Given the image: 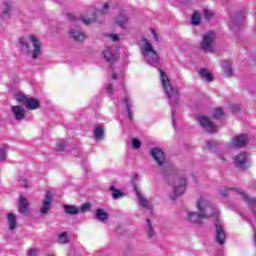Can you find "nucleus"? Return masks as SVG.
<instances>
[{"label":"nucleus","instance_id":"f257e3e1","mask_svg":"<svg viewBox=\"0 0 256 256\" xmlns=\"http://www.w3.org/2000/svg\"><path fill=\"white\" fill-rule=\"evenodd\" d=\"M198 212H189L187 220L189 223L196 225H201L204 219H209V217H217L219 215V210L207 200L205 197L201 196L197 202Z\"/></svg>","mask_w":256,"mask_h":256},{"label":"nucleus","instance_id":"f03ea898","mask_svg":"<svg viewBox=\"0 0 256 256\" xmlns=\"http://www.w3.org/2000/svg\"><path fill=\"white\" fill-rule=\"evenodd\" d=\"M150 155L154 159L155 163H157L161 175L165 179H167L168 175H171L172 170H171V165L167 163V157L165 156V152L161 150L160 148L154 147L150 150Z\"/></svg>","mask_w":256,"mask_h":256},{"label":"nucleus","instance_id":"7ed1b4c3","mask_svg":"<svg viewBox=\"0 0 256 256\" xmlns=\"http://www.w3.org/2000/svg\"><path fill=\"white\" fill-rule=\"evenodd\" d=\"M143 46L140 47V51L142 53V57H144V61L148 63V65H152V67H159V55L157 51L153 49V45L150 44L147 38H142Z\"/></svg>","mask_w":256,"mask_h":256},{"label":"nucleus","instance_id":"20e7f679","mask_svg":"<svg viewBox=\"0 0 256 256\" xmlns=\"http://www.w3.org/2000/svg\"><path fill=\"white\" fill-rule=\"evenodd\" d=\"M160 79L166 96L169 99L170 106L173 107L179 101V90L173 87L169 77H167V73L163 72V70H160Z\"/></svg>","mask_w":256,"mask_h":256},{"label":"nucleus","instance_id":"39448f33","mask_svg":"<svg viewBox=\"0 0 256 256\" xmlns=\"http://www.w3.org/2000/svg\"><path fill=\"white\" fill-rule=\"evenodd\" d=\"M16 101L18 103H22V105H25L26 109L28 111H35V109H39L41 102L37 100V98H33L31 96H27L25 94H20L16 97Z\"/></svg>","mask_w":256,"mask_h":256},{"label":"nucleus","instance_id":"423d86ee","mask_svg":"<svg viewBox=\"0 0 256 256\" xmlns=\"http://www.w3.org/2000/svg\"><path fill=\"white\" fill-rule=\"evenodd\" d=\"M213 43H215V32L210 31L204 34L201 43L202 51H205L206 53H213Z\"/></svg>","mask_w":256,"mask_h":256},{"label":"nucleus","instance_id":"0eeeda50","mask_svg":"<svg viewBox=\"0 0 256 256\" xmlns=\"http://www.w3.org/2000/svg\"><path fill=\"white\" fill-rule=\"evenodd\" d=\"M215 225V241L218 245H225V239H227V233L223 224L220 223L219 219L214 222Z\"/></svg>","mask_w":256,"mask_h":256},{"label":"nucleus","instance_id":"6e6552de","mask_svg":"<svg viewBox=\"0 0 256 256\" xmlns=\"http://www.w3.org/2000/svg\"><path fill=\"white\" fill-rule=\"evenodd\" d=\"M185 187H187V179L180 178L178 183L174 185L173 193L170 195V199L175 201L180 195L185 193Z\"/></svg>","mask_w":256,"mask_h":256},{"label":"nucleus","instance_id":"1a4fd4ad","mask_svg":"<svg viewBox=\"0 0 256 256\" xmlns=\"http://www.w3.org/2000/svg\"><path fill=\"white\" fill-rule=\"evenodd\" d=\"M243 23H245V14L238 13L231 17L230 29L231 31H239L243 29Z\"/></svg>","mask_w":256,"mask_h":256},{"label":"nucleus","instance_id":"9d476101","mask_svg":"<svg viewBox=\"0 0 256 256\" xmlns=\"http://www.w3.org/2000/svg\"><path fill=\"white\" fill-rule=\"evenodd\" d=\"M198 121L207 133H217V126L207 116H198Z\"/></svg>","mask_w":256,"mask_h":256},{"label":"nucleus","instance_id":"9b49d317","mask_svg":"<svg viewBox=\"0 0 256 256\" xmlns=\"http://www.w3.org/2000/svg\"><path fill=\"white\" fill-rule=\"evenodd\" d=\"M51 203H53V194L47 191L42 203V208L40 209V213L42 215H47L49 213V211L51 210Z\"/></svg>","mask_w":256,"mask_h":256},{"label":"nucleus","instance_id":"f8f14e48","mask_svg":"<svg viewBox=\"0 0 256 256\" xmlns=\"http://www.w3.org/2000/svg\"><path fill=\"white\" fill-rule=\"evenodd\" d=\"M249 143V136L246 134H239L232 138V147H245Z\"/></svg>","mask_w":256,"mask_h":256},{"label":"nucleus","instance_id":"ddd939ff","mask_svg":"<svg viewBox=\"0 0 256 256\" xmlns=\"http://www.w3.org/2000/svg\"><path fill=\"white\" fill-rule=\"evenodd\" d=\"M29 39L33 45L34 50L32 51V59H37L39 55H41V43L39 42V39L35 35H30Z\"/></svg>","mask_w":256,"mask_h":256},{"label":"nucleus","instance_id":"4468645a","mask_svg":"<svg viewBox=\"0 0 256 256\" xmlns=\"http://www.w3.org/2000/svg\"><path fill=\"white\" fill-rule=\"evenodd\" d=\"M11 112L16 121H23V119H25V116L27 115L25 108L19 105L12 106Z\"/></svg>","mask_w":256,"mask_h":256},{"label":"nucleus","instance_id":"2eb2a0df","mask_svg":"<svg viewBox=\"0 0 256 256\" xmlns=\"http://www.w3.org/2000/svg\"><path fill=\"white\" fill-rule=\"evenodd\" d=\"M103 56H104V59H105L108 63H113L116 59H118V56H117V48H115V47H107V48L103 51Z\"/></svg>","mask_w":256,"mask_h":256},{"label":"nucleus","instance_id":"dca6fc26","mask_svg":"<svg viewBox=\"0 0 256 256\" xmlns=\"http://www.w3.org/2000/svg\"><path fill=\"white\" fill-rule=\"evenodd\" d=\"M68 35L71 39H73L74 41H85V33H83V31H81L80 29H70L68 31Z\"/></svg>","mask_w":256,"mask_h":256},{"label":"nucleus","instance_id":"f3484780","mask_svg":"<svg viewBox=\"0 0 256 256\" xmlns=\"http://www.w3.org/2000/svg\"><path fill=\"white\" fill-rule=\"evenodd\" d=\"M134 192L136 193V196L138 198V203L141 205V207H144L145 209H151V205L149 204V201L145 199V196L141 194L139 191V187L134 185Z\"/></svg>","mask_w":256,"mask_h":256},{"label":"nucleus","instance_id":"a211bd4d","mask_svg":"<svg viewBox=\"0 0 256 256\" xmlns=\"http://www.w3.org/2000/svg\"><path fill=\"white\" fill-rule=\"evenodd\" d=\"M18 211L21 213V215L29 214V202H27V198L24 196H20Z\"/></svg>","mask_w":256,"mask_h":256},{"label":"nucleus","instance_id":"6ab92c4d","mask_svg":"<svg viewBox=\"0 0 256 256\" xmlns=\"http://www.w3.org/2000/svg\"><path fill=\"white\" fill-rule=\"evenodd\" d=\"M234 163L236 167H239L240 169H245V165H247V154L245 152L238 154L234 158Z\"/></svg>","mask_w":256,"mask_h":256},{"label":"nucleus","instance_id":"aec40b11","mask_svg":"<svg viewBox=\"0 0 256 256\" xmlns=\"http://www.w3.org/2000/svg\"><path fill=\"white\" fill-rule=\"evenodd\" d=\"M97 13H99L97 10H89L88 15L91 16H82L81 21L84 23V25H91V23H95V21H97Z\"/></svg>","mask_w":256,"mask_h":256},{"label":"nucleus","instance_id":"412c9836","mask_svg":"<svg viewBox=\"0 0 256 256\" xmlns=\"http://www.w3.org/2000/svg\"><path fill=\"white\" fill-rule=\"evenodd\" d=\"M19 44H20L22 53H24L25 55L31 54V50L29 49V42H27V39L23 37L19 38Z\"/></svg>","mask_w":256,"mask_h":256},{"label":"nucleus","instance_id":"4be33fe9","mask_svg":"<svg viewBox=\"0 0 256 256\" xmlns=\"http://www.w3.org/2000/svg\"><path fill=\"white\" fill-rule=\"evenodd\" d=\"M7 219L10 231H14L17 228V217L13 213H8Z\"/></svg>","mask_w":256,"mask_h":256},{"label":"nucleus","instance_id":"5701e85b","mask_svg":"<svg viewBox=\"0 0 256 256\" xmlns=\"http://www.w3.org/2000/svg\"><path fill=\"white\" fill-rule=\"evenodd\" d=\"M222 69L225 77H231V75H233V68H231V62L225 60L222 63Z\"/></svg>","mask_w":256,"mask_h":256},{"label":"nucleus","instance_id":"b1692460","mask_svg":"<svg viewBox=\"0 0 256 256\" xmlns=\"http://www.w3.org/2000/svg\"><path fill=\"white\" fill-rule=\"evenodd\" d=\"M95 217L98 221H107L109 219V214L105 210L98 208L95 213Z\"/></svg>","mask_w":256,"mask_h":256},{"label":"nucleus","instance_id":"393cba45","mask_svg":"<svg viewBox=\"0 0 256 256\" xmlns=\"http://www.w3.org/2000/svg\"><path fill=\"white\" fill-rule=\"evenodd\" d=\"M63 209L67 215H78L79 214V209L75 205H64Z\"/></svg>","mask_w":256,"mask_h":256},{"label":"nucleus","instance_id":"a878e982","mask_svg":"<svg viewBox=\"0 0 256 256\" xmlns=\"http://www.w3.org/2000/svg\"><path fill=\"white\" fill-rule=\"evenodd\" d=\"M94 137H95L96 141H103V139L105 137V131L103 130V127L97 126L94 129Z\"/></svg>","mask_w":256,"mask_h":256},{"label":"nucleus","instance_id":"bb28decb","mask_svg":"<svg viewBox=\"0 0 256 256\" xmlns=\"http://www.w3.org/2000/svg\"><path fill=\"white\" fill-rule=\"evenodd\" d=\"M123 101L126 105V111H127L128 119L130 121H133V110H131V108L133 107V104L131 103V100H129L127 97Z\"/></svg>","mask_w":256,"mask_h":256},{"label":"nucleus","instance_id":"cd10ccee","mask_svg":"<svg viewBox=\"0 0 256 256\" xmlns=\"http://www.w3.org/2000/svg\"><path fill=\"white\" fill-rule=\"evenodd\" d=\"M146 233L148 239H153L155 237V230L153 229V225H151V220H146Z\"/></svg>","mask_w":256,"mask_h":256},{"label":"nucleus","instance_id":"c85d7f7f","mask_svg":"<svg viewBox=\"0 0 256 256\" xmlns=\"http://www.w3.org/2000/svg\"><path fill=\"white\" fill-rule=\"evenodd\" d=\"M110 191L112 192L113 199H121L125 197V194L121 190L115 188V186H110Z\"/></svg>","mask_w":256,"mask_h":256},{"label":"nucleus","instance_id":"c756f323","mask_svg":"<svg viewBox=\"0 0 256 256\" xmlns=\"http://www.w3.org/2000/svg\"><path fill=\"white\" fill-rule=\"evenodd\" d=\"M199 75L200 77H202V79H206V81L211 82L213 81V76L211 75V73H209V71H207V69L202 68L199 71Z\"/></svg>","mask_w":256,"mask_h":256},{"label":"nucleus","instance_id":"7c9ffc66","mask_svg":"<svg viewBox=\"0 0 256 256\" xmlns=\"http://www.w3.org/2000/svg\"><path fill=\"white\" fill-rule=\"evenodd\" d=\"M127 21H129V18L124 14H119V16L116 19V23L119 27H124Z\"/></svg>","mask_w":256,"mask_h":256},{"label":"nucleus","instance_id":"2f4dec72","mask_svg":"<svg viewBox=\"0 0 256 256\" xmlns=\"http://www.w3.org/2000/svg\"><path fill=\"white\" fill-rule=\"evenodd\" d=\"M192 25H200L201 24V14L199 12L195 11L191 18Z\"/></svg>","mask_w":256,"mask_h":256},{"label":"nucleus","instance_id":"473e14b6","mask_svg":"<svg viewBox=\"0 0 256 256\" xmlns=\"http://www.w3.org/2000/svg\"><path fill=\"white\" fill-rule=\"evenodd\" d=\"M4 5L6 9L4 10V14L7 15L11 9H13V2L11 0H4Z\"/></svg>","mask_w":256,"mask_h":256},{"label":"nucleus","instance_id":"72a5a7b5","mask_svg":"<svg viewBox=\"0 0 256 256\" xmlns=\"http://www.w3.org/2000/svg\"><path fill=\"white\" fill-rule=\"evenodd\" d=\"M65 147H67V141L61 140L56 144V151H65Z\"/></svg>","mask_w":256,"mask_h":256},{"label":"nucleus","instance_id":"f704fd0d","mask_svg":"<svg viewBox=\"0 0 256 256\" xmlns=\"http://www.w3.org/2000/svg\"><path fill=\"white\" fill-rule=\"evenodd\" d=\"M59 243H69V237L67 236V232H63L62 234L59 235L58 237Z\"/></svg>","mask_w":256,"mask_h":256},{"label":"nucleus","instance_id":"c9c22d12","mask_svg":"<svg viewBox=\"0 0 256 256\" xmlns=\"http://www.w3.org/2000/svg\"><path fill=\"white\" fill-rule=\"evenodd\" d=\"M212 115L214 119H221V116L223 115V110L221 108H216L214 109Z\"/></svg>","mask_w":256,"mask_h":256},{"label":"nucleus","instance_id":"e433bc0d","mask_svg":"<svg viewBox=\"0 0 256 256\" xmlns=\"http://www.w3.org/2000/svg\"><path fill=\"white\" fill-rule=\"evenodd\" d=\"M207 148L210 150L215 149V147H217L219 145V142L215 141V140H208L206 142Z\"/></svg>","mask_w":256,"mask_h":256},{"label":"nucleus","instance_id":"4c0bfd02","mask_svg":"<svg viewBox=\"0 0 256 256\" xmlns=\"http://www.w3.org/2000/svg\"><path fill=\"white\" fill-rule=\"evenodd\" d=\"M80 211H82V213H87V211H91V203L90 202H86L81 206Z\"/></svg>","mask_w":256,"mask_h":256},{"label":"nucleus","instance_id":"58836bf2","mask_svg":"<svg viewBox=\"0 0 256 256\" xmlns=\"http://www.w3.org/2000/svg\"><path fill=\"white\" fill-rule=\"evenodd\" d=\"M133 149H141V141L139 139L132 140Z\"/></svg>","mask_w":256,"mask_h":256},{"label":"nucleus","instance_id":"ea45409f","mask_svg":"<svg viewBox=\"0 0 256 256\" xmlns=\"http://www.w3.org/2000/svg\"><path fill=\"white\" fill-rule=\"evenodd\" d=\"M7 159V151L4 148H0V161Z\"/></svg>","mask_w":256,"mask_h":256},{"label":"nucleus","instance_id":"a19ab883","mask_svg":"<svg viewBox=\"0 0 256 256\" xmlns=\"http://www.w3.org/2000/svg\"><path fill=\"white\" fill-rule=\"evenodd\" d=\"M213 17V12L209 9H204V18L211 19Z\"/></svg>","mask_w":256,"mask_h":256},{"label":"nucleus","instance_id":"79ce46f5","mask_svg":"<svg viewBox=\"0 0 256 256\" xmlns=\"http://www.w3.org/2000/svg\"><path fill=\"white\" fill-rule=\"evenodd\" d=\"M106 93L108 95H113V83L108 84V86L106 87Z\"/></svg>","mask_w":256,"mask_h":256},{"label":"nucleus","instance_id":"37998d69","mask_svg":"<svg viewBox=\"0 0 256 256\" xmlns=\"http://www.w3.org/2000/svg\"><path fill=\"white\" fill-rule=\"evenodd\" d=\"M137 179H139V175L134 174L132 177V186H133L134 191H135V186L137 187Z\"/></svg>","mask_w":256,"mask_h":256},{"label":"nucleus","instance_id":"c03bdc74","mask_svg":"<svg viewBox=\"0 0 256 256\" xmlns=\"http://www.w3.org/2000/svg\"><path fill=\"white\" fill-rule=\"evenodd\" d=\"M20 185H22V187H29V182L27 181V178H22L19 180Z\"/></svg>","mask_w":256,"mask_h":256},{"label":"nucleus","instance_id":"a18cd8bd","mask_svg":"<svg viewBox=\"0 0 256 256\" xmlns=\"http://www.w3.org/2000/svg\"><path fill=\"white\" fill-rule=\"evenodd\" d=\"M107 11H109V4L105 3L103 5L102 11H100V13L104 14V13H107Z\"/></svg>","mask_w":256,"mask_h":256},{"label":"nucleus","instance_id":"49530a36","mask_svg":"<svg viewBox=\"0 0 256 256\" xmlns=\"http://www.w3.org/2000/svg\"><path fill=\"white\" fill-rule=\"evenodd\" d=\"M109 37H110V39H112V41H114V42L119 41V35H117V34H110Z\"/></svg>","mask_w":256,"mask_h":256},{"label":"nucleus","instance_id":"de8ad7c7","mask_svg":"<svg viewBox=\"0 0 256 256\" xmlns=\"http://www.w3.org/2000/svg\"><path fill=\"white\" fill-rule=\"evenodd\" d=\"M66 19H67L68 21H75V15H73V14H67V15H66Z\"/></svg>","mask_w":256,"mask_h":256},{"label":"nucleus","instance_id":"09e8293b","mask_svg":"<svg viewBox=\"0 0 256 256\" xmlns=\"http://www.w3.org/2000/svg\"><path fill=\"white\" fill-rule=\"evenodd\" d=\"M28 256H37V249L29 250Z\"/></svg>","mask_w":256,"mask_h":256},{"label":"nucleus","instance_id":"8fccbe9b","mask_svg":"<svg viewBox=\"0 0 256 256\" xmlns=\"http://www.w3.org/2000/svg\"><path fill=\"white\" fill-rule=\"evenodd\" d=\"M172 123L173 126L175 127V108H172Z\"/></svg>","mask_w":256,"mask_h":256},{"label":"nucleus","instance_id":"3c124183","mask_svg":"<svg viewBox=\"0 0 256 256\" xmlns=\"http://www.w3.org/2000/svg\"><path fill=\"white\" fill-rule=\"evenodd\" d=\"M231 109H232L233 113H237V111H239V106H237V105H232V106H231Z\"/></svg>","mask_w":256,"mask_h":256},{"label":"nucleus","instance_id":"603ef678","mask_svg":"<svg viewBox=\"0 0 256 256\" xmlns=\"http://www.w3.org/2000/svg\"><path fill=\"white\" fill-rule=\"evenodd\" d=\"M151 33H152L153 37H154L155 35H157V32H155V29H153V28H151Z\"/></svg>","mask_w":256,"mask_h":256},{"label":"nucleus","instance_id":"864d4df0","mask_svg":"<svg viewBox=\"0 0 256 256\" xmlns=\"http://www.w3.org/2000/svg\"><path fill=\"white\" fill-rule=\"evenodd\" d=\"M154 39H155V41H159V35L154 34Z\"/></svg>","mask_w":256,"mask_h":256},{"label":"nucleus","instance_id":"5fc2aeb1","mask_svg":"<svg viewBox=\"0 0 256 256\" xmlns=\"http://www.w3.org/2000/svg\"><path fill=\"white\" fill-rule=\"evenodd\" d=\"M112 79L116 80L117 79V74H112Z\"/></svg>","mask_w":256,"mask_h":256},{"label":"nucleus","instance_id":"6e6d98bb","mask_svg":"<svg viewBox=\"0 0 256 256\" xmlns=\"http://www.w3.org/2000/svg\"><path fill=\"white\" fill-rule=\"evenodd\" d=\"M220 159H222V161H223L225 158H223V157H220Z\"/></svg>","mask_w":256,"mask_h":256}]
</instances>
